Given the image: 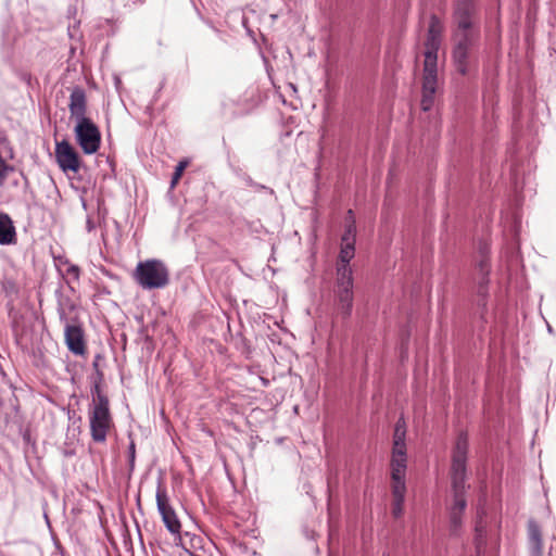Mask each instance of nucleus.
<instances>
[{"instance_id": "nucleus-11", "label": "nucleus", "mask_w": 556, "mask_h": 556, "mask_svg": "<svg viewBox=\"0 0 556 556\" xmlns=\"http://www.w3.org/2000/svg\"><path fill=\"white\" fill-rule=\"evenodd\" d=\"M475 5L471 0H458L454 10L455 31H479L473 21Z\"/></svg>"}, {"instance_id": "nucleus-6", "label": "nucleus", "mask_w": 556, "mask_h": 556, "mask_svg": "<svg viewBox=\"0 0 556 556\" xmlns=\"http://www.w3.org/2000/svg\"><path fill=\"white\" fill-rule=\"evenodd\" d=\"M443 25L437 15H431L425 42L424 70L438 71V51L441 46Z\"/></svg>"}, {"instance_id": "nucleus-12", "label": "nucleus", "mask_w": 556, "mask_h": 556, "mask_svg": "<svg viewBox=\"0 0 556 556\" xmlns=\"http://www.w3.org/2000/svg\"><path fill=\"white\" fill-rule=\"evenodd\" d=\"M64 340L67 349L74 355H84L86 353L84 330L78 318H73V326H67L64 329Z\"/></svg>"}, {"instance_id": "nucleus-15", "label": "nucleus", "mask_w": 556, "mask_h": 556, "mask_svg": "<svg viewBox=\"0 0 556 556\" xmlns=\"http://www.w3.org/2000/svg\"><path fill=\"white\" fill-rule=\"evenodd\" d=\"M529 551L531 556H542L543 554V536L540 525L534 520L530 519L527 526Z\"/></svg>"}, {"instance_id": "nucleus-4", "label": "nucleus", "mask_w": 556, "mask_h": 556, "mask_svg": "<svg viewBox=\"0 0 556 556\" xmlns=\"http://www.w3.org/2000/svg\"><path fill=\"white\" fill-rule=\"evenodd\" d=\"M92 395L94 404L90 413V433L94 442L104 443L112 422L109 399L102 392L99 383L93 386Z\"/></svg>"}, {"instance_id": "nucleus-22", "label": "nucleus", "mask_w": 556, "mask_h": 556, "mask_svg": "<svg viewBox=\"0 0 556 556\" xmlns=\"http://www.w3.org/2000/svg\"><path fill=\"white\" fill-rule=\"evenodd\" d=\"M75 308H76L75 303L68 296H64L62 293H58L56 311L73 312V311H75Z\"/></svg>"}, {"instance_id": "nucleus-14", "label": "nucleus", "mask_w": 556, "mask_h": 556, "mask_svg": "<svg viewBox=\"0 0 556 556\" xmlns=\"http://www.w3.org/2000/svg\"><path fill=\"white\" fill-rule=\"evenodd\" d=\"M68 110L71 117L74 118L75 122L80 121L81 118H88L86 116L87 97L85 90L81 87H75L72 89Z\"/></svg>"}, {"instance_id": "nucleus-29", "label": "nucleus", "mask_w": 556, "mask_h": 556, "mask_svg": "<svg viewBox=\"0 0 556 556\" xmlns=\"http://www.w3.org/2000/svg\"><path fill=\"white\" fill-rule=\"evenodd\" d=\"M128 450H129V459H130V464H132V463H134V460H135V453H136V447H135V443H134V442H131V443L129 444V448H128Z\"/></svg>"}, {"instance_id": "nucleus-18", "label": "nucleus", "mask_w": 556, "mask_h": 556, "mask_svg": "<svg viewBox=\"0 0 556 556\" xmlns=\"http://www.w3.org/2000/svg\"><path fill=\"white\" fill-rule=\"evenodd\" d=\"M479 37V31H454L453 39L456 48L470 50L475 40Z\"/></svg>"}, {"instance_id": "nucleus-8", "label": "nucleus", "mask_w": 556, "mask_h": 556, "mask_svg": "<svg viewBox=\"0 0 556 556\" xmlns=\"http://www.w3.org/2000/svg\"><path fill=\"white\" fill-rule=\"evenodd\" d=\"M348 214L350 215L351 220L346 223L344 233L341 237V248L339 253L340 263L337 265V268L345 267L350 275H353L350 262L355 256L356 226L352 210H349Z\"/></svg>"}, {"instance_id": "nucleus-25", "label": "nucleus", "mask_w": 556, "mask_h": 556, "mask_svg": "<svg viewBox=\"0 0 556 556\" xmlns=\"http://www.w3.org/2000/svg\"><path fill=\"white\" fill-rule=\"evenodd\" d=\"M186 166H187L186 161H181L177 164L175 172L172 176V182H170L172 187H174L178 182Z\"/></svg>"}, {"instance_id": "nucleus-23", "label": "nucleus", "mask_w": 556, "mask_h": 556, "mask_svg": "<svg viewBox=\"0 0 556 556\" xmlns=\"http://www.w3.org/2000/svg\"><path fill=\"white\" fill-rule=\"evenodd\" d=\"M463 523V513L450 510L451 531L457 534Z\"/></svg>"}, {"instance_id": "nucleus-17", "label": "nucleus", "mask_w": 556, "mask_h": 556, "mask_svg": "<svg viewBox=\"0 0 556 556\" xmlns=\"http://www.w3.org/2000/svg\"><path fill=\"white\" fill-rule=\"evenodd\" d=\"M406 485H392L393 505L392 515L399 518L403 514V506L405 502Z\"/></svg>"}, {"instance_id": "nucleus-9", "label": "nucleus", "mask_w": 556, "mask_h": 556, "mask_svg": "<svg viewBox=\"0 0 556 556\" xmlns=\"http://www.w3.org/2000/svg\"><path fill=\"white\" fill-rule=\"evenodd\" d=\"M156 507L162 517L166 529L174 535H179L181 531V523L176 515V511L169 504L166 490L159 485L155 494Z\"/></svg>"}, {"instance_id": "nucleus-10", "label": "nucleus", "mask_w": 556, "mask_h": 556, "mask_svg": "<svg viewBox=\"0 0 556 556\" xmlns=\"http://www.w3.org/2000/svg\"><path fill=\"white\" fill-rule=\"evenodd\" d=\"M54 152L58 165L64 173H77L79 170V155L67 140L56 142Z\"/></svg>"}, {"instance_id": "nucleus-21", "label": "nucleus", "mask_w": 556, "mask_h": 556, "mask_svg": "<svg viewBox=\"0 0 556 556\" xmlns=\"http://www.w3.org/2000/svg\"><path fill=\"white\" fill-rule=\"evenodd\" d=\"M477 293L483 300L488 295L489 275L477 274Z\"/></svg>"}, {"instance_id": "nucleus-26", "label": "nucleus", "mask_w": 556, "mask_h": 556, "mask_svg": "<svg viewBox=\"0 0 556 556\" xmlns=\"http://www.w3.org/2000/svg\"><path fill=\"white\" fill-rule=\"evenodd\" d=\"M56 312H58V316H59L61 324L64 326V329L67 326H73V319L71 320V318H70V314L72 312H68V311H56Z\"/></svg>"}, {"instance_id": "nucleus-16", "label": "nucleus", "mask_w": 556, "mask_h": 556, "mask_svg": "<svg viewBox=\"0 0 556 556\" xmlns=\"http://www.w3.org/2000/svg\"><path fill=\"white\" fill-rule=\"evenodd\" d=\"M17 241L16 229L11 217L0 213V245L15 244Z\"/></svg>"}, {"instance_id": "nucleus-28", "label": "nucleus", "mask_w": 556, "mask_h": 556, "mask_svg": "<svg viewBox=\"0 0 556 556\" xmlns=\"http://www.w3.org/2000/svg\"><path fill=\"white\" fill-rule=\"evenodd\" d=\"M66 274L77 281L79 279L80 269L77 265H70L66 269Z\"/></svg>"}, {"instance_id": "nucleus-3", "label": "nucleus", "mask_w": 556, "mask_h": 556, "mask_svg": "<svg viewBox=\"0 0 556 556\" xmlns=\"http://www.w3.org/2000/svg\"><path fill=\"white\" fill-rule=\"evenodd\" d=\"M132 278L144 290L163 289L169 283V269L157 258H149L137 264Z\"/></svg>"}, {"instance_id": "nucleus-13", "label": "nucleus", "mask_w": 556, "mask_h": 556, "mask_svg": "<svg viewBox=\"0 0 556 556\" xmlns=\"http://www.w3.org/2000/svg\"><path fill=\"white\" fill-rule=\"evenodd\" d=\"M438 85V71L424 70L421 109L429 111L434 102Z\"/></svg>"}, {"instance_id": "nucleus-5", "label": "nucleus", "mask_w": 556, "mask_h": 556, "mask_svg": "<svg viewBox=\"0 0 556 556\" xmlns=\"http://www.w3.org/2000/svg\"><path fill=\"white\" fill-rule=\"evenodd\" d=\"M336 305L343 317H349L353 308V275L345 267L337 268L336 277Z\"/></svg>"}, {"instance_id": "nucleus-20", "label": "nucleus", "mask_w": 556, "mask_h": 556, "mask_svg": "<svg viewBox=\"0 0 556 556\" xmlns=\"http://www.w3.org/2000/svg\"><path fill=\"white\" fill-rule=\"evenodd\" d=\"M491 269L490 258H489V248L484 245L480 250V260L477 263V274L489 275Z\"/></svg>"}, {"instance_id": "nucleus-2", "label": "nucleus", "mask_w": 556, "mask_h": 556, "mask_svg": "<svg viewBox=\"0 0 556 556\" xmlns=\"http://www.w3.org/2000/svg\"><path fill=\"white\" fill-rule=\"evenodd\" d=\"M390 467L392 485H406V422L403 417L399 418L394 426Z\"/></svg>"}, {"instance_id": "nucleus-24", "label": "nucleus", "mask_w": 556, "mask_h": 556, "mask_svg": "<svg viewBox=\"0 0 556 556\" xmlns=\"http://www.w3.org/2000/svg\"><path fill=\"white\" fill-rule=\"evenodd\" d=\"M13 167L9 165L0 155V186H3L8 175L13 172Z\"/></svg>"}, {"instance_id": "nucleus-7", "label": "nucleus", "mask_w": 556, "mask_h": 556, "mask_svg": "<svg viewBox=\"0 0 556 556\" xmlns=\"http://www.w3.org/2000/svg\"><path fill=\"white\" fill-rule=\"evenodd\" d=\"M75 139L85 154L96 153L101 144V132L90 118L76 121Z\"/></svg>"}, {"instance_id": "nucleus-19", "label": "nucleus", "mask_w": 556, "mask_h": 556, "mask_svg": "<svg viewBox=\"0 0 556 556\" xmlns=\"http://www.w3.org/2000/svg\"><path fill=\"white\" fill-rule=\"evenodd\" d=\"M468 55H469V50L454 47V49H453L454 65L456 67V71L462 75L467 74Z\"/></svg>"}, {"instance_id": "nucleus-1", "label": "nucleus", "mask_w": 556, "mask_h": 556, "mask_svg": "<svg viewBox=\"0 0 556 556\" xmlns=\"http://www.w3.org/2000/svg\"><path fill=\"white\" fill-rule=\"evenodd\" d=\"M468 438L466 433L457 437L452 454L451 478L454 492V504L450 510L463 513L466 509V463L468 454Z\"/></svg>"}, {"instance_id": "nucleus-27", "label": "nucleus", "mask_w": 556, "mask_h": 556, "mask_svg": "<svg viewBox=\"0 0 556 556\" xmlns=\"http://www.w3.org/2000/svg\"><path fill=\"white\" fill-rule=\"evenodd\" d=\"M245 182L248 186L252 187L253 189H255L256 191H261V190H266V191H269V193H273L274 191L271 189H269L268 187L264 186V185H261V184H257L255 182L251 177H247L245 178Z\"/></svg>"}]
</instances>
